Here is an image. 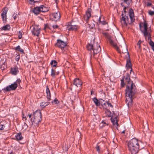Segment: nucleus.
I'll return each instance as SVG.
<instances>
[{
	"mask_svg": "<svg viewBox=\"0 0 154 154\" xmlns=\"http://www.w3.org/2000/svg\"><path fill=\"white\" fill-rule=\"evenodd\" d=\"M142 42L141 40H139L137 43V45H138L139 48L140 49L141 48L140 44Z\"/></svg>",
	"mask_w": 154,
	"mask_h": 154,
	"instance_id": "7c9ffc66",
	"label": "nucleus"
},
{
	"mask_svg": "<svg viewBox=\"0 0 154 154\" xmlns=\"http://www.w3.org/2000/svg\"><path fill=\"white\" fill-rule=\"evenodd\" d=\"M149 14L151 16L153 15H154V11H149Z\"/></svg>",
	"mask_w": 154,
	"mask_h": 154,
	"instance_id": "473e14b6",
	"label": "nucleus"
},
{
	"mask_svg": "<svg viewBox=\"0 0 154 154\" xmlns=\"http://www.w3.org/2000/svg\"><path fill=\"white\" fill-rule=\"evenodd\" d=\"M124 2L128 5H129V3L128 2V0H124Z\"/></svg>",
	"mask_w": 154,
	"mask_h": 154,
	"instance_id": "37998d69",
	"label": "nucleus"
},
{
	"mask_svg": "<svg viewBox=\"0 0 154 154\" xmlns=\"http://www.w3.org/2000/svg\"><path fill=\"white\" fill-rule=\"evenodd\" d=\"M52 27L54 29H56V28H58V26L57 25H53L52 26Z\"/></svg>",
	"mask_w": 154,
	"mask_h": 154,
	"instance_id": "79ce46f5",
	"label": "nucleus"
},
{
	"mask_svg": "<svg viewBox=\"0 0 154 154\" xmlns=\"http://www.w3.org/2000/svg\"><path fill=\"white\" fill-rule=\"evenodd\" d=\"M32 32L34 35L38 36L40 32V27L38 26H32L31 27Z\"/></svg>",
	"mask_w": 154,
	"mask_h": 154,
	"instance_id": "6e6552de",
	"label": "nucleus"
},
{
	"mask_svg": "<svg viewBox=\"0 0 154 154\" xmlns=\"http://www.w3.org/2000/svg\"><path fill=\"white\" fill-rule=\"evenodd\" d=\"M89 25V26L91 28H93L94 26V23H92L91 25L88 24Z\"/></svg>",
	"mask_w": 154,
	"mask_h": 154,
	"instance_id": "72a5a7b5",
	"label": "nucleus"
},
{
	"mask_svg": "<svg viewBox=\"0 0 154 154\" xmlns=\"http://www.w3.org/2000/svg\"><path fill=\"white\" fill-rule=\"evenodd\" d=\"M111 120L112 122L113 123L114 125H118V123L116 118H115L113 119H112V118H111Z\"/></svg>",
	"mask_w": 154,
	"mask_h": 154,
	"instance_id": "a878e982",
	"label": "nucleus"
},
{
	"mask_svg": "<svg viewBox=\"0 0 154 154\" xmlns=\"http://www.w3.org/2000/svg\"><path fill=\"white\" fill-rule=\"evenodd\" d=\"M46 93L47 98L48 99V101H49L51 100V94L50 90L48 86H46Z\"/></svg>",
	"mask_w": 154,
	"mask_h": 154,
	"instance_id": "f3484780",
	"label": "nucleus"
},
{
	"mask_svg": "<svg viewBox=\"0 0 154 154\" xmlns=\"http://www.w3.org/2000/svg\"><path fill=\"white\" fill-rule=\"evenodd\" d=\"M55 75V71L53 69L51 70V75L52 76H54Z\"/></svg>",
	"mask_w": 154,
	"mask_h": 154,
	"instance_id": "c756f323",
	"label": "nucleus"
},
{
	"mask_svg": "<svg viewBox=\"0 0 154 154\" xmlns=\"http://www.w3.org/2000/svg\"><path fill=\"white\" fill-rule=\"evenodd\" d=\"M93 100L94 102L95 103V105L97 106H98L100 105V101H99L97 98L94 97L93 99Z\"/></svg>",
	"mask_w": 154,
	"mask_h": 154,
	"instance_id": "393cba45",
	"label": "nucleus"
},
{
	"mask_svg": "<svg viewBox=\"0 0 154 154\" xmlns=\"http://www.w3.org/2000/svg\"><path fill=\"white\" fill-rule=\"evenodd\" d=\"M49 103L47 102H43L40 103V106L42 108L45 107L49 104Z\"/></svg>",
	"mask_w": 154,
	"mask_h": 154,
	"instance_id": "5701e85b",
	"label": "nucleus"
},
{
	"mask_svg": "<svg viewBox=\"0 0 154 154\" xmlns=\"http://www.w3.org/2000/svg\"><path fill=\"white\" fill-rule=\"evenodd\" d=\"M51 64L52 66L55 67L57 65V63L56 61L54 60L51 62Z\"/></svg>",
	"mask_w": 154,
	"mask_h": 154,
	"instance_id": "cd10ccee",
	"label": "nucleus"
},
{
	"mask_svg": "<svg viewBox=\"0 0 154 154\" xmlns=\"http://www.w3.org/2000/svg\"><path fill=\"white\" fill-rule=\"evenodd\" d=\"M107 104L108 106L112 107V106L111 104V103H107Z\"/></svg>",
	"mask_w": 154,
	"mask_h": 154,
	"instance_id": "a18cd8bd",
	"label": "nucleus"
},
{
	"mask_svg": "<svg viewBox=\"0 0 154 154\" xmlns=\"http://www.w3.org/2000/svg\"><path fill=\"white\" fill-rule=\"evenodd\" d=\"M54 103L55 104H57L59 102L58 100L57 99H55L54 101Z\"/></svg>",
	"mask_w": 154,
	"mask_h": 154,
	"instance_id": "58836bf2",
	"label": "nucleus"
},
{
	"mask_svg": "<svg viewBox=\"0 0 154 154\" xmlns=\"http://www.w3.org/2000/svg\"><path fill=\"white\" fill-rule=\"evenodd\" d=\"M42 120V115L40 110H36L33 113V117L31 119L32 125L34 123L38 124Z\"/></svg>",
	"mask_w": 154,
	"mask_h": 154,
	"instance_id": "39448f33",
	"label": "nucleus"
},
{
	"mask_svg": "<svg viewBox=\"0 0 154 154\" xmlns=\"http://www.w3.org/2000/svg\"><path fill=\"white\" fill-rule=\"evenodd\" d=\"M15 49L16 50L20 51L21 52L23 53V49H21L20 48V47L19 45L18 46L15 48Z\"/></svg>",
	"mask_w": 154,
	"mask_h": 154,
	"instance_id": "bb28decb",
	"label": "nucleus"
},
{
	"mask_svg": "<svg viewBox=\"0 0 154 154\" xmlns=\"http://www.w3.org/2000/svg\"><path fill=\"white\" fill-rule=\"evenodd\" d=\"M52 15L56 21L58 20L60 18V14L59 12L54 13Z\"/></svg>",
	"mask_w": 154,
	"mask_h": 154,
	"instance_id": "2eb2a0df",
	"label": "nucleus"
},
{
	"mask_svg": "<svg viewBox=\"0 0 154 154\" xmlns=\"http://www.w3.org/2000/svg\"><path fill=\"white\" fill-rule=\"evenodd\" d=\"M78 28V26L76 25H74L73 23H71V25H69L68 26L67 29L69 30H72L75 31Z\"/></svg>",
	"mask_w": 154,
	"mask_h": 154,
	"instance_id": "ddd939ff",
	"label": "nucleus"
},
{
	"mask_svg": "<svg viewBox=\"0 0 154 154\" xmlns=\"http://www.w3.org/2000/svg\"><path fill=\"white\" fill-rule=\"evenodd\" d=\"M11 154H14V153L13 152H11L10 153Z\"/></svg>",
	"mask_w": 154,
	"mask_h": 154,
	"instance_id": "864d4df0",
	"label": "nucleus"
},
{
	"mask_svg": "<svg viewBox=\"0 0 154 154\" xmlns=\"http://www.w3.org/2000/svg\"><path fill=\"white\" fill-rule=\"evenodd\" d=\"M24 125H26V124H24Z\"/></svg>",
	"mask_w": 154,
	"mask_h": 154,
	"instance_id": "4d7b16f0",
	"label": "nucleus"
},
{
	"mask_svg": "<svg viewBox=\"0 0 154 154\" xmlns=\"http://www.w3.org/2000/svg\"><path fill=\"white\" fill-rule=\"evenodd\" d=\"M30 1H31L32 2H33V0H30Z\"/></svg>",
	"mask_w": 154,
	"mask_h": 154,
	"instance_id": "5fc2aeb1",
	"label": "nucleus"
},
{
	"mask_svg": "<svg viewBox=\"0 0 154 154\" xmlns=\"http://www.w3.org/2000/svg\"><path fill=\"white\" fill-rule=\"evenodd\" d=\"M100 20H101V19H100V17L99 19H98V21H99L100 23L101 22V21H100Z\"/></svg>",
	"mask_w": 154,
	"mask_h": 154,
	"instance_id": "09e8293b",
	"label": "nucleus"
},
{
	"mask_svg": "<svg viewBox=\"0 0 154 154\" xmlns=\"http://www.w3.org/2000/svg\"><path fill=\"white\" fill-rule=\"evenodd\" d=\"M73 85L77 87H80L82 85V82L79 79H75L73 81Z\"/></svg>",
	"mask_w": 154,
	"mask_h": 154,
	"instance_id": "4468645a",
	"label": "nucleus"
},
{
	"mask_svg": "<svg viewBox=\"0 0 154 154\" xmlns=\"http://www.w3.org/2000/svg\"><path fill=\"white\" fill-rule=\"evenodd\" d=\"M7 11L8 9L7 8H5L4 10L3 11L2 13L1 14L2 18L3 23H5L6 21V14Z\"/></svg>",
	"mask_w": 154,
	"mask_h": 154,
	"instance_id": "f8f14e48",
	"label": "nucleus"
},
{
	"mask_svg": "<svg viewBox=\"0 0 154 154\" xmlns=\"http://www.w3.org/2000/svg\"><path fill=\"white\" fill-rule=\"evenodd\" d=\"M87 48L94 55L98 54L101 51L100 45L97 43H94L92 45H89L87 46Z\"/></svg>",
	"mask_w": 154,
	"mask_h": 154,
	"instance_id": "20e7f679",
	"label": "nucleus"
},
{
	"mask_svg": "<svg viewBox=\"0 0 154 154\" xmlns=\"http://www.w3.org/2000/svg\"><path fill=\"white\" fill-rule=\"evenodd\" d=\"M32 116V115L31 114H28V116L29 117V119H31Z\"/></svg>",
	"mask_w": 154,
	"mask_h": 154,
	"instance_id": "de8ad7c7",
	"label": "nucleus"
},
{
	"mask_svg": "<svg viewBox=\"0 0 154 154\" xmlns=\"http://www.w3.org/2000/svg\"><path fill=\"white\" fill-rule=\"evenodd\" d=\"M109 42L110 44L112 45L119 52V49L117 46L116 44L114 43L113 41L111 39H109Z\"/></svg>",
	"mask_w": 154,
	"mask_h": 154,
	"instance_id": "a211bd4d",
	"label": "nucleus"
},
{
	"mask_svg": "<svg viewBox=\"0 0 154 154\" xmlns=\"http://www.w3.org/2000/svg\"><path fill=\"white\" fill-rule=\"evenodd\" d=\"M124 45H125V43L124 42Z\"/></svg>",
	"mask_w": 154,
	"mask_h": 154,
	"instance_id": "6e6d98bb",
	"label": "nucleus"
},
{
	"mask_svg": "<svg viewBox=\"0 0 154 154\" xmlns=\"http://www.w3.org/2000/svg\"><path fill=\"white\" fill-rule=\"evenodd\" d=\"M106 113L107 115V116L108 117H111V112H110L109 111L107 110L105 112Z\"/></svg>",
	"mask_w": 154,
	"mask_h": 154,
	"instance_id": "c85d7f7f",
	"label": "nucleus"
},
{
	"mask_svg": "<svg viewBox=\"0 0 154 154\" xmlns=\"http://www.w3.org/2000/svg\"><path fill=\"white\" fill-rule=\"evenodd\" d=\"M91 9H88L86 12V14L84 16V20L87 22L91 17Z\"/></svg>",
	"mask_w": 154,
	"mask_h": 154,
	"instance_id": "9b49d317",
	"label": "nucleus"
},
{
	"mask_svg": "<svg viewBox=\"0 0 154 154\" xmlns=\"http://www.w3.org/2000/svg\"><path fill=\"white\" fill-rule=\"evenodd\" d=\"M125 133V131H123L122 132V133Z\"/></svg>",
	"mask_w": 154,
	"mask_h": 154,
	"instance_id": "603ef678",
	"label": "nucleus"
},
{
	"mask_svg": "<svg viewBox=\"0 0 154 154\" xmlns=\"http://www.w3.org/2000/svg\"><path fill=\"white\" fill-rule=\"evenodd\" d=\"M108 124L107 121L106 120H104L100 124V127H102L103 126H105V125H108Z\"/></svg>",
	"mask_w": 154,
	"mask_h": 154,
	"instance_id": "4be33fe9",
	"label": "nucleus"
},
{
	"mask_svg": "<svg viewBox=\"0 0 154 154\" xmlns=\"http://www.w3.org/2000/svg\"><path fill=\"white\" fill-rule=\"evenodd\" d=\"M66 42L60 39H58L55 45L56 46L62 49L64 48L66 45Z\"/></svg>",
	"mask_w": 154,
	"mask_h": 154,
	"instance_id": "9d476101",
	"label": "nucleus"
},
{
	"mask_svg": "<svg viewBox=\"0 0 154 154\" xmlns=\"http://www.w3.org/2000/svg\"><path fill=\"white\" fill-rule=\"evenodd\" d=\"M21 80L20 79H17L16 82L13 84H11L4 88L5 91H10L11 90H15L17 87L18 85H20Z\"/></svg>",
	"mask_w": 154,
	"mask_h": 154,
	"instance_id": "423d86ee",
	"label": "nucleus"
},
{
	"mask_svg": "<svg viewBox=\"0 0 154 154\" xmlns=\"http://www.w3.org/2000/svg\"><path fill=\"white\" fill-rule=\"evenodd\" d=\"M17 17V14H14L13 15V17L14 19L15 20L16 19Z\"/></svg>",
	"mask_w": 154,
	"mask_h": 154,
	"instance_id": "f704fd0d",
	"label": "nucleus"
},
{
	"mask_svg": "<svg viewBox=\"0 0 154 154\" xmlns=\"http://www.w3.org/2000/svg\"><path fill=\"white\" fill-rule=\"evenodd\" d=\"M15 137L17 140H21L23 138L21 134L20 133H19L15 135Z\"/></svg>",
	"mask_w": 154,
	"mask_h": 154,
	"instance_id": "aec40b11",
	"label": "nucleus"
},
{
	"mask_svg": "<svg viewBox=\"0 0 154 154\" xmlns=\"http://www.w3.org/2000/svg\"><path fill=\"white\" fill-rule=\"evenodd\" d=\"M151 5V4H150V3H148V6H150V5Z\"/></svg>",
	"mask_w": 154,
	"mask_h": 154,
	"instance_id": "8fccbe9b",
	"label": "nucleus"
},
{
	"mask_svg": "<svg viewBox=\"0 0 154 154\" xmlns=\"http://www.w3.org/2000/svg\"><path fill=\"white\" fill-rule=\"evenodd\" d=\"M152 50L154 51V46L152 47Z\"/></svg>",
	"mask_w": 154,
	"mask_h": 154,
	"instance_id": "3c124183",
	"label": "nucleus"
},
{
	"mask_svg": "<svg viewBox=\"0 0 154 154\" xmlns=\"http://www.w3.org/2000/svg\"><path fill=\"white\" fill-rule=\"evenodd\" d=\"M139 143L136 139L131 140L128 143V148L131 154H136L138 151Z\"/></svg>",
	"mask_w": 154,
	"mask_h": 154,
	"instance_id": "f03ea898",
	"label": "nucleus"
},
{
	"mask_svg": "<svg viewBox=\"0 0 154 154\" xmlns=\"http://www.w3.org/2000/svg\"><path fill=\"white\" fill-rule=\"evenodd\" d=\"M10 29V26L9 25H7L2 27V30H9Z\"/></svg>",
	"mask_w": 154,
	"mask_h": 154,
	"instance_id": "b1692460",
	"label": "nucleus"
},
{
	"mask_svg": "<svg viewBox=\"0 0 154 154\" xmlns=\"http://www.w3.org/2000/svg\"><path fill=\"white\" fill-rule=\"evenodd\" d=\"M122 80H125L127 84L126 89V102L128 106L132 104V97L136 92V87L132 82L131 80L129 75H127L124 77Z\"/></svg>",
	"mask_w": 154,
	"mask_h": 154,
	"instance_id": "f257e3e1",
	"label": "nucleus"
},
{
	"mask_svg": "<svg viewBox=\"0 0 154 154\" xmlns=\"http://www.w3.org/2000/svg\"><path fill=\"white\" fill-rule=\"evenodd\" d=\"M5 126L3 124L0 123V130H2L4 129Z\"/></svg>",
	"mask_w": 154,
	"mask_h": 154,
	"instance_id": "2f4dec72",
	"label": "nucleus"
},
{
	"mask_svg": "<svg viewBox=\"0 0 154 154\" xmlns=\"http://www.w3.org/2000/svg\"><path fill=\"white\" fill-rule=\"evenodd\" d=\"M97 150L99 152L100 150V146L98 145H97L96 147Z\"/></svg>",
	"mask_w": 154,
	"mask_h": 154,
	"instance_id": "4c0bfd02",
	"label": "nucleus"
},
{
	"mask_svg": "<svg viewBox=\"0 0 154 154\" xmlns=\"http://www.w3.org/2000/svg\"><path fill=\"white\" fill-rule=\"evenodd\" d=\"M143 27L144 28V31L143 32L145 38L148 37L149 39L150 37L149 29L147 28V23L146 22H144V23Z\"/></svg>",
	"mask_w": 154,
	"mask_h": 154,
	"instance_id": "1a4fd4ad",
	"label": "nucleus"
},
{
	"mask_svg": "<svg viewBox=\"0 0 154 154\" xmlns=\"http://www.w3.org/2000/svg\"><path fill=\"white\" fill-rule=\"evenodd\" d=\"M20 59V56L19 55H17L16 57V60L17 61H18Z\"/></svg>",
	"mask_w": 154,
	"mask_h": 154,
	"instance_id": "e433bc0d",
	"label": "nucleus"
},
{
	"mask_svg": "<svg viewBox=\"0 0 154 154\" xmlns=\"http://www.w3.org/2000/svg\"><path fill=\"white\" fill-rule=\"evenodd\" d=\"M22 35V32L20 31H19V36H18V37L19 39H20L21 38Z\"/></svg>",
	"mask_w": 154,
	"mask_h": 154,
	"instance_id": "c9c22d12",
	"label": "nucleus"
},
{
	"mask_svg": "<svg viewBox=\"0 0 154 154\" xmlns=\"http://www.w3.org/2000/svg\"><path fill=\"white\" fill-rule=\"evenodd\" d=\"M121 85L123 87L125 85V84L124 83L123 80H121Z\"/></svg>",
	"mask_w": 154,
	"mask_h": 154,
	"instance_id": "a19ab883",
	"label": "nucleus"
},
{
	"mask_svg": "<svg viewBox=\"0 0 154 154\" xmlns=\"http://www.w3.org/2000/svg\"><path fill=\"white\" fill-rule=\"evenodd\" d=\"M41 12H44L48 11L49 10L48 8L45 6L42 5L40 6Z\"/></svg>",
	"mask_w": 154,
	"mask_h": 154,
	"instance_id": "412c9836",
	"label": "nucleus"
},
{
	"mask_svg": "<svg viewBox=\"0 0 154 154\" xmlns=\"http://www.w3.org/2000/svg\"><path fill=\"white\" fill-rule=\"evenodd\" d=\"M125 53L126 54V58H127V63L126 64V67L128 69H131L130 73L131 74L132 71V69L131 68V63L129 60V55L127 50L126 48L125 51Z\"/></svg>",
	"mask_w": 154,
	"mask_h": 154,
	"instance_id": "0eeeda50",
	"label": "nucleus"
},
{
	"mask_svg": "<svg viewBox=\"0 0 154 154\" xmlns=\"http://www.w3.org/2000/svg\"><path fill=\"white\" fill-rule=\"evenodd\" d=\"M40 6L36 7L34 8L33 10V12L36 15H38L41 12Z\"/></svg>",
	"mask_w": 154,
	"mask_h": 154,
	"instance_id": "dca6fc26",
	"label": "nucleus"
},
{
	"mask_svg": "<svg viewBox=\"0 0 154 154\" xmlns=\"http://www.w3.org/2000/svg\"><path fill=\"white\" fill-rule=\"evenodd\" d=\"M125 9V7L124 9Z\"/></svg>",
	"mask_w": 154,
	"mask_h": 154,
	"instance_id": "13d9d810",
	"label": "nucleus"
},
{
	"mask_svg": "<svg viewBox=\"0 0 154 154\" xmlns=\"http://www.w3.org/2000/svg\"><path fill=\"white\" fill-rule=\"evenodd\" d=\"M149 44L150 45L152 46V47L154 46V43L151 41L150 42Z\"/></svg>",
	"mask_w": 154,
	"mask_h": 154,
	"instance_id": "ea45409f",
	"label": "nucleus"
},
{
	"mask_svg": "<svg viewBox=\"0 0 154 154\" xmlns=\"http://www.w3.org/2000/svg\"><path fill=\"white\" fill-rule=\"evenodd\" d=\"M18 72V68L16 67H14L13 68H12L11 71L12 74L14 75H16Z\"/></svg>",
	"mask_w": 154,
	"mask_h": 154,
	"instance_id": "6ab92c4d",
	"label": "nucleus"
},
{
	"mask_svg": "<svg viewBox=\"0 0 154 154\" xmlns=\"http://www.w3.org/2000/svg\"><path fill=\"white\" fill-rule=\"evenodd\" d=\"M23 119H25V121H26V116L24 115V114H23Z\"/></svg>",
	"mask_w": 154,
	"mask_h": 154,
	"instance_id": "c03bdc74",
	"label": "nucleus"
},
{
	"mask_svg": "<svg viewBox=\"0 0 154 154\" xmlns=\"http://www.w3.org/2000/svg\"><path fill=\"white\" fill-rule=\"evenodd\" d=\"M100 23L103 25L106 24V22H101Z\"/></svg>",
	"mask_w": 154,
	"mask_h": 154,
	"instance_id": "49530a36",
	"label": "nucleus"
},
{
	"mask_svg": "<svg viewBox=\"0 0 154 154\" xmlns=\"http://www.w3.org/2000/svg\"><path fill=\"white\" fill-rule=\"evenodd\" d=\"M129 17L130 21L128 16H123L121 19V23L123 27H126L128 24H130L133 22L134 20V15L133 11L131 9L129 11Z\"/></svg>",
	"mask_w": 154,
	"mask_h": 154,
	"instance_id": "7ed1b4c3",
	"label": "nucleus"
}]
</instances>
